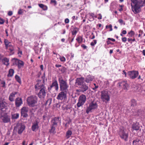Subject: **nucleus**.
Listing matches in <instances>:
<instances>
[{"mask_svg": "<svg viewBox=\"0 0 145 145\" xmlns=\"http://www.w3.org/2000/svg\"><path fill=\"white\" fill-rule=\"evenodd\" d=\"M101 99L104 102L107 103L110 100V95L107 91H102L101 92Z\"/></svg>", "mask_w": 145, "mask_h": 145, "instance_id": "obj_1", "label": "nucleus"}, {"mask_svg": "<svg viewBox=\"0 0 145 145\" xmlns=\"http://www.w3.org/2000/svg\"><path fill=\"white\" fill-rule=\"evenodd\" d=\"M59 80L60 83L61 90L64 91L65 92H67V91L68 86L67 85L66 82L63 80L61 77H59Z\"/></svg>", "mask_w": 145, "mask_h": 145, "instance_id": "obj_2", "label": "nucleus"}, {"mask_svg": "<svg viewBox=\"0 0 145 145\" xmlns=\"http://www.w3.org/2000/svg\"><path fill=\"white\" fill-rule=\"evenodd\" d=\"M98 107V105L95 101H93L90 103L86 109V112L88 114L90 112L96 109Z\"/></svg>", "mask_w": 145, "mask_h": 145, "instance_id": "obj_3", "label": "nucleus"}, {"mask_svg": "<svg viewBox=\"0 0 145 145\" xmlns=\"http://www.w3.org/2000/svg\"><path fill=\"white\" fill-rule=\"evenodd\" d=\"M37 99L36 97L31 96L29 97L27 99V103L30 106H35L36 104Z\"/></svg>", "mask_w": 145, "mask_h": 145, "instance_id": "obj_4", "label": "nucleus"}, {"mask_svg": "<svg viewBox=\"0 0 145 145\" xmlns=\"http://www.w3.org/2000/svg\"><path fill=\"white\" fill-rule=\"evenodd\" d=\"M86 99V96L84 95H80L78 99V102L77 104V106L79 107L82 106L85 103Z\"/></svg>", "mask_w": 145, "mask_h": 145, "instance_id": "obj_5", "label": "nucleus"}, {"mask_svg": "<svg viewBox=\"0 0 145 145\" xmlns=\"http://www.w3.org/2000/svg\"><path fill=\"white\" fill-rule=\"evenodd\" d=\"M4 42L6 48L10 51L11 52V54H13L14 52L13 51H14V48L13 46L11 44V43L6 39L4 40Z\"/></svg>", "mask_w": 145, "mask_h": 145, "instance_id": "obj_6", "label": "nucleus"}, {"mask_svg": "<svg viewBox=\"0 0 145 145\" xmlns=\"http://www.w3.org/2000/svg\"><path fill=\"white\" fill-rule=\"evenodd\" d=\"M119 134L121 138L126 140L128 137V135L125 132V129L124 127H122L120 129Z\"/></svg>", "mask_w": 145, "mask_h": 145, "instance_id": "obj_7", "label": "nucleus"}, {"mask_svg": "<svg viewBox=\"0 0 145 145\" xmlns=\"http://www.w3.org/2000/svg\"><path fill=\"white\" fill-rule=\"evenodd\" d=\"M7 108L6 103L3 99H0V110L5 111Z\"/></svg>", "mask_w": 145, "mask_h": 145, "instance_id": "obj_8", "label": "nucleus"}, {"mask_svg": "<svg viewBox=\"0 0 145 145\" xmlns=\"http://www.w3.org/2000/svg\"><path fill=\"white\" fill-rule=\"evenodd\" d=\"M138 74V72L137 71H130L128 72V75L130 78L132 79L136 78Z\"/></svg>", "mask_w": 145, "mask_h": 145, "instance_id": "obj_9", "label": "nucleus"}, {"mask_svg": "<svg viewBox=\"0 0 145 145\" xmlns=\"http://www.w3.org/2000/svg\"><path fill=\"white\" fill-rule=\"evenodd\" d=\"M66 97V93L63 91H61L59 93L57 98L58 100H62L65 99Z\"/></svg>", "mask_w": 145, "mask_h": 145, "instance_id": "obj_10", "label": "nucleus"}, {"mask_svg": "<svg viewBox=\"0 0 145 145\" xmlns=\"http://www.w3.org/2000/svg\"><path fill=\"white\" fill-rule=\"evenodd\" d=\"M118 84L119 86L122 87V88L125 90L127 89L129 87V85L126 81H122L119 83Z\"/></svg>", "mask_w": 145, "mask_h": 145, "instance_id": "obj_11", "label": "nucleus"}, {"mask_svg": "<svg viewBox=\"0 0 145 145\" xmlns=\"http://www.w3.org/2000/svg\"><path fill=\"white\" fill-rule=\"evenodd\" d=\"M131 5L132 6V10L136 14L139 12L140 10V8L137 4L133 5L132 3H131Z\"/></svg>", "mask_w": 145, "mask_h": 145, "instance_id": "obj_12", "label": "nucleus"}, {"mask_svg": "<svg viewBox=\"0 0 145 145\" xmlns=\"http://www.w3.org/2000/svg\"><path fill=\"white\" fill-rule=\"evenodd\" d=\"M28 111V108L25 107H23L21 110V114L22 116L25 118L27 117L28 116L27 114Z\"/></svg>", "mask_w": 145, "mask_h": 145, "instance_id": "obj_13", "label": "nucleus"}, {"mask_svg": "<svg viewBox=\"0 0 145 145\" xmlns=\"http://www.w3.org/2000/svg\"><path fill=\"white\" fill-rule=\"evenodd\" d=\"M46 93L45 91V89L42 88L40 91L38 93V96L40 98H44L45 96Z\"/></svg>", "mask_w": 145, "mask_h": 145, "instance_id": "obj_14", "label": "nucleus"}, {"mask_svg": "<svg viewBox=\"0 0 145 145\" xmlns=\"http://www.w3.org/2000/svg\"><path fill=\"white\" fill-rule=\"evenodd\" d=\"M35 88L37 90H38L39 89H41L44 88V86L42 84L41 81H39L38 82L37 84L35 86Z\"/></svg>", "mask_w": 145, "mask_h": 145, "instance_id": "obj_15", "label": "nucleus"}, {"mask_svg": "<svg viewBox=\"0 0 145 145\" xmlns=\"http://www.w3.org/2000/svg\"><path fill=\"white\" fill-rule=\"evenodd\" d=\"M22 103L21 98H18L16 99L15 101V104L17 107H19Z\"/></svg>", "mask_w": 145, "mask_h": 145, "instance_id": "obj_16", "label": "nucleus"}, {"mask_svg": "<svg viewBox=\"0 0 145 145\" xmlns=\"http://www.w3.org/2000/svg\"><path fill=\"white\" fill-rule=\"evenodd\" d=\"M94 77L93 76L89 75L87 76L86 78L85 81L88 83H90L93 79Z\"/></svg>", "mask_w": 145, "mask_h": 145, "instance_id": "obj_17", "label": "nucleus"}, {"mask_svg": "<svg viewBox=\"0 0 145 145\" xmlns=\"http://www.w3.org/2000/svg\"><path fill=\"white\" fill-rule=\"evenodd\" d=\"M2 119L4 123H8L10 121V117L7 115H5L3 116Z\"/></svg>", "mask_w": 145, "mask_h": 145, "instance_id": "obj_18", "label": "nucleus"}, {"mask_svg": "<svg viewBox=\"0 0 145 145\" xmlns=\"http://www.w3.org/2000/svg\"><path fill=\"white\" fill-rule=\"evenodd\" d=\"M39 128L38 123L37 122L34 123L32 126V129L33 131H36Z\"/></svg>", "mask_w": 145, "mask_h": 145, "instance_id": "obj_19", "label": "nucleus"}, {"mask_svg": "<svg viewBox=\"0 0 145 145\" xmlns=\"http://www.w3.org/2000/svg\"><path fill=\"white\" fill-rule=\"evenodd\" d=\"M84 78L81 77L78 78L76 79V83L78 85H81L84 82Z\"/></svg>", "mask_w": 145, "mask_h": 145, "instance_id": "obj_20", "label": "nucleus"}, {"mask_svg": "<svg viewBox=\"0 0 145 145\" xmlns=\"http://www.w3.org/2000/svg\"><path fill=\"white\" fill-rule=\"evenodd\" d=\"M59 122V118H55L52 120V124L53 126H56L57 123Z\"/></svg>", "mask_w": 145, "mask_h": 145, "instance_id": "obj_21", "label": "nucleus"}, {"mask_svg": "<svg viewBox=\"0 0 145 145\" xmlns=\"http://www.w3.org/2000/svg\"><path fill=\"white\" fill-rule=\"evenodd\" d=\"M25 126L22 124H20L18 126V133L19 134L21 133L25 129Z\"/></svg>", "mask_w": 145, "mask_h": 145, "instance_id": "obj_22", "label": "nucleus"}, {"mask_svg": "<svg viewBox=\"0 0 145 145\" xmlns=\"http://www.w3.org/2000/svg\"><path fill=\"white\" fill-rule=\"evenodd\" d=\"M132 129L135 130H138L139 129L140 127L138 123H133L132 126Z\"/></svg>", "mask_w": 145, "mask_h": 145, "instance_id": "obj_23", "label": "nucleus"}, {"mask_svg": "<svg viewBox=\"0 0 145 145\" xmlns=\"http://www.w3.org/2000/svg\"><path fill=\"white\" fill-rule=\"evenodd\" d=\"M54 87V88L56 90H57L58 89V86L57 82L56 81H54L52 84L51 86V88Z\"/></svg>", "mask_w": 145, "mask_h": 145, "instance_id": "obj_24", "label": "nucleus"}, {"mask_svg": "<svg viewBox=\"0 0 145 145\" xmlns=\"http://www.w3.org/2000/svg\"><path fill=\"white\" fill-rule=\"evenodd\" d=\"M2 62L5 65L7 66L9 64V59L6 57H5L2 59Z\"/></svg>", "mask_w": 145, "mask_h": 145, "instance_id": "obj_25", "label": "nucleus"}, {"mask_svg": "<svg viewBox=\"0 0 145 145\" xmlns=\"http://www.w3.org/2000/svg\"><path fill=\"white\" fill-rule=\"evenodd\" d=\"M16 94V92H14L10 94L9 97V100L12 101L14 100V98L15 95Z\"/></svg>", "mask_w": 145, "mask_h": 145, "instance_id": "obj_26", "label": "nucleus"}, {"mask_svg": "<svg viewBox=\"0 0 145 145\" xmlns=\"http://www.w3.org/2000/svg\"><path fill=\"white\" fill-rule=\"evenodd\" d=\"M80 88L81 91L83 92L86 91L88 89V87L86 85H83L81 86Z\"/></svg>", "mask_w": 145, "mask_h": 145, "instance_id": "obj_27", "label": "nucleus"}, {"mask_svg": "<svg viewBox=\"0 0 145 145\" xmlns=\"http://www.w3.org/2000/svg\"><path fill=\"white\" fill-rule=\"evenodd\" d=\"M14 73V70L12 69H10L8 71V73L7 75V76L8 77H11L13 75Z\"/></svg>", "mask_w": 145, "mask_h": 145, "instance_id": "obj_28", "label": "nucleus"}, {"mask_svg": "<svg viewBox=\"0 0 145 145\" xmlns=\"http://www.w3.org/2000/svg\"><path fill=\"white\" fill-rule=\"evenodd\" d=\"M39 5L40 7L42 8V9L44 10H46L47 9L48 7L46 5H44L43 4H39Z\"/></svg>", "mask_w": 145, "mask_h": 145, "instance_id": "obj_29", "label": "nucleus"}, {"mask_svg": "<svg viewBox=\"0 0 145 145\" xmlns=\"http://www.w3.org/2000/svg\"><path fill=\"white\" fill-rule=\"evenodd\" d=\"M19 116V114L18 113H16L12 114V118L13 119H16L18 118Z\"/></svg>", "mask_w": 145, "mask_h": 145, "instance_id": "obj_30", "label": "nucleus"}, {"mask_svg": "<svg viewBox=\"0 0 145 145\" xmlns=\"http://www.w3.org/2000/svg\"><path fill=\"white\" fill-rule=\"evenodd\" d=\"M15 78L16 80L18 82H19L20 84H21V79L19 76L17 75H16L15 76Z\"/></svg>", "mask_w": 145, "mask_h": 145, "instance_id": "obj_31", "label": "nucleus"}, {"mask_svg": "<svg viewBox=\"0 0 145 145\" xmlns=\"http://www.w3.org/2000/svg\"><path fill=\"white\" fill-rule=\"evenodd\" d=\"M76 40L79 43H81L83 41L82 38L81 36L78 37Z\"/></svg>", "mask_w": 145, "mask_h": 145, "instance_id": "obj_32", "label": "nucleus"}, {"mask_svg": "<svg viewBox=\"0 0 145 145\" xmlns=\"http://www.w3.org/2000/svg\"><path fill=\"white\" fill-rule=\"evenodd\" d=\"M24 62L22 61L19 60V61L17 65L19 68H21V67L23 66L24 65Z\"/></svg>", "mask_w": 145, "mask_h": 145, "instance_id": "obj_33", "label": "nucleus"}, {"mask_svg": "<svg viewBox=\"0 0 145 145\" xmlns=\"http://www.w3.org/2000/svg\"><path fill=\"white\" fill-rule=\"evenodd\" d=\"M12 61L13 64L17 65L19 60L17 59L14 58L12 59Z\"/></svg>", "mask_w": 145, "mask_h": 145, "instance_id": "obj_34", "label": "nucleus"}, {"mask_svg": "<svg viewBox=\"0 0 145 145\" xmlns=\"http://www.w3.org/2000/svg\"><path fill=\"white\" fill-rule=\"evenodd\" d=\"M78 31V29L77 28H74L72 31V34L73 35H75Z\"/></svg>", "mask_w": 145, "mask_h": 145, "instance_id": "obj_35", "label": "nucleus"}, {"mask_svg": "<svg viewBox=\"0 0 145 145\" xmlns=\"http://www.w3.org/2000/svg\"><path fill=\"white\" fill-rule=\"evenodd\" d=\"M139 140L138 139H137L133 141V145H140L139 144Z\"/></svg>", "mask_w": 145, "mask_h": 145, "instance_id": "obj_36", "label": "nucleus"}, {"mask_svg": "<svg viewBox=\"0 0 145 145\" xmlns=\"http://www.w3.org/2000/svg\"><path fill=\"white\" fill-rule=\"evenodd\" d=\"M135 32L131 30L130 32L128 33V34L129 35V37H133L135 35Z\"/></svg>", "mask_w": 145, "mask_h": 145, "instance_id": "obj_37", "label": "nucleus"}, {"mask_svg": "<svg viewBox=\"0 0 145 145\" xmlns=\"http://www.w3.org/2000/svg\"><path fill=\"white\" fill-rule=\"evenodd\" d=\"M72 132H71V131L70 130H69L66 133V136L67 137V138H69L71 136V135H72Z\"/></svg>", "mask_w": 145, "mask_h": 145, "instance_id": "obj_38", "label": "nucleus"}, {"mask_svg": "<svg viewBox=\"0 0 145 145\" xmlns=\"http://www.w3.org/2000/svg\"><path fill=\"white\" fill-rule=\"evenodd\" d=\"M56 126H52L51 129L50 130V132L51 133H55V128Z\"/></svg>", "mask_w": 145, "mask_h": 145, "instance_id": "obj_39", "label": "nucleus"}, {"mask_svg": "<svg viewBox=\"0 0 145 145\" xmlns=\"http://www.w3.org/2000/svg\"><path fill=\"white\" fill-rule=\"evenodd\" d=\"M97 42L96 40H93V41L90 44L91 46H93L97 43Z\"/></svg>", "mask_w": 145, "mask_h": 145, "instance_id": "obj_40", "label": "nucleus"}, {"mask_svg": "<svg viewBox=\"0 0 145 145\" xmlns=\"http://www.w3.org/2000/svg\"><path fill=\"white\" fill-rule=\"evenodd\" d=\"M112 25L111 24H110L108 25H107L106 26V28L107 29L108 28H109L110 29V31H112Z\"/></svg>", "mask_w": 145, "mask_h": 145, "instance_id": "obj_41", "label": "nucleus"}, {"mask_svg": "<svg viewBox=\"0 0 145 145\" xmlns=\"http://www.w3.org/2000/svg\"><path fill=\"white\" fill-rule=\"evenodd\" d=\"M89 14L90 15V16H91L93 18V19H94V18H96V15L93 13H89Z\"/></svg>", "mask_w": 145, "mask_h": 145, "instance_id": "obj_42", "label": "nucleus"}, {"mask_svg": "<svg viewBox=\"0 0 145 145\" xmlns=\"http://www.w3.org/2000/svg\"><path fill=\"white\" fill-rule=\"evenodd\" d=\"M131 3L133 5L137 4V0H131Z\"/></svg>", "mask_w": 145, "mask_h": 145, "instance_id": "obj_43", "label": "nucleus"}, {"mask_svg": "<svg viewBox=\"0 0 145 145\" xmlns=\"http://www.w3.org/2000/svg\"><path fill=\"white\" fill-rule=\"evenodd\" d=\"M60 59L61 61H65L66 60L65 58L63 57H60Z\"/></svg>", "mask_w": 145, "mask_h": 145, "instance_id": "obj_44", "label": "nucleus"}, {"mask_svg": "<svg viewBox=\"0 0 145 145\" xmlns=\"http://www.w3.org/2000/svg\"><path fill=\"white\" fill-rule=\"evenodd\" d=\"M18 54L20 57H21L22 54V52L20 49L18 50Z\"/></svg>", "mask_w": 145, "mask_h": 145, "instance_id": "obj_45", "label": "nucleus"}, {"mask_svg": "<svg viewBox=\"0 0 145 145\" xmlns=\"http://www.w3.org/2000/svg\"><path fill=\"white\" fill-rule=\"evenodd\" d=\"M5 22V20L3 19L0 18V24H3Z\"/></svg>", "mask_w": 145, "mask_h": 145, "instance_id": "obj_46", "label": "nucleus"}, {"mask_svg": "<svg viewBox=\"0 0 145 145\" xmlns=\"http://www.w3.org/2000/svg\"><path fill=\"white\" fill-rule=\"evenodd\" d=\"M1 84L2 85V86L3 87L5 88V83L4 81H2Z\"/></svg>", "mask_w": 145, "mask_h": 145, "instance_id": "obj_47", "label": "nucleus"}, {"mask_svg": "<svg viewBox=\"0 0 145 145\" xmlns=\"http://www.w3.org/2000/svg\"><path fill=\"white\" fill-rule=\"evenodd\" d=\"M23 10L20 9L18 11V14H21L23 13Z\"/></svg>", "mask_w": 145, "mask_h": 145, "instance_id": "obj_48", "label": "nucleus"}, {"mask_svg": "<svg viewBox=\"0 0 145 145\" xmlns=\"http://www.w3.org/2000/svg\"><path fill=\"white\" fill-rule=\"evenodd\" d=\"M135 38H134L133 39H129L128 38V42H130V41H135Z\"/></svg>", "mask_w": 145, "mask_h": 145, "instance_id": "obj_49", "label": "nucleus"}, {"mask_svg": "<svg viewBox=\"0 0 145 145\" xmlns=\"http://www.w3.org/2000/svg\"><path fill=\"white\" fill-rule=\"evenodd\" d=\"M119 22L121 24H125L124 23L123 21L121 19H120L119 20Z\"/></svg>", "mask_w": 145, "mask_h": 145, "instance_id": "obj_50", "label": "nucleus"}, {"mask_svg": "<svg viewBox=\"0 0 145 145\" xmlns=\"http://www.w3.org/2000/svg\"><path fill=\"white\" fill-rule=\"evenodd\" d=\"M122 41L125 42L127 41V38L125 37H123L122 39Z\"/></svg>", "mask_w": 145, "mask_h": 145, "instance_id": "obj_51", "label": "nucleus"}, {"mask_svg": "<svg viewBox=\"0 0 145 145\" xmlns=\"http://www.w3.org/2000/svg\"><path fill=\"white\" fill-rule=\"evenodd\" d=\"M94 85L95 86V87L94 88H93V89L94 90H95L98 88V86H96L95 84H94Z\"/></svg>", "mask_w": 145, "mask_h": 145, "instance_id": "obj_52", "label": "nucleus"}, {"mask_svg": "<svg viewBox=\"0 0 145 145\" xmlns=\"http://www.w3.org/2000/svg\"><path fill=\"white\" fill-rule=\"evenodd\" d=\"M12 14V11H9L8 12V15L9 16H11Z\"/></svg>", "mask_w": 145, "mask_h": 145, "instance_id": "obj_53", "label": "nucleus"}, {"mask_svg": "<svg viewBox=\"0 0 145 145\" xmlns=\"http://www.w3.org/2000/svg\"><path fill=\"white\" fill-rule=\"evenodd\" d=\"M65 22L66 23H68L69 22V20L68 18H66L65 20Z\"/></svg>", "mask_w": 145, "mask_h": 145, "instance_id": "obj_54", "label": "nucleus"}, {"mask_svg": "<svg viewBox=\"0 0 145 145\" xmlns=\"http://www.w3.org/2000/svg\"><path fill=\"white\" fill-rule=\"evenodd\" d=\"M81 46L84 49H86L87 47V46H86L84 44H82L81 45Z\"/></svg>", "mask_w": 145, "mask_h": 145, "instance_id": "obj_55", "label": "nucleus"}, {"mask_svg": "<svg viewBox=\"0 0 145 145\" xmlns=\"http://www.w3.org/2000/svg\"><path fill=\"white\" fill-rule=\"evenodd\" d=\"M99 16L98 18L99 19H101L102 18V16L101 14H99Z\"/></svg>", "mask_w": 145, "mask_h": 145, "instance_id": "obj_56", "label": "nucleus"}, {"mask_svg": "<svg viewBox=\"0 0 145 145\" xmlns=\"http://www.w3.org/2000/svg\"><path fill=\"white\" fill-rule=\"evenodd\" d=\"M122 33L124 35L125 34L127 33V32L125 30H123L122 32Z\"/></svg>", "mask_w": 145, "mask_h": 145, "instance_id": "obj_57", "label": "nucleus"}, {"mask_svg": "<svg viewBox=\"0 0 145 145\" xmlns=\"http://www.w3.org/2000/svg\"><path fill=\"white\" fill-rule=\"evenodd\" d=\"M108 40H110L113 42H114L115 41V39L113 38H108Z\"/></svg>", "mask_w": 145, "mask_h": 145, "instance_id": "obj_58", "label": "nucleus"}, {"mask_svg": "<svg viewBox=\"0 0 145 145\" xmlns=\"http://www.w3.org/2000/svg\"><path fill=\"white\" fill-rule=\"evenodd\" d=\"M123 74H124L125 75V77L126 76H127V73L125 71H123V73H122Z\"/></svg>", "mask_w": 145, "mask_h": 145, "instance_id": "obj_59", "label": "nucleus"}, {"mask_svg": "<svg viewBox=\"0 0 145 145\" xmlns=\"http://www.w3.org/2000/svg\"><path fill=\"white\" fill-rule=\"evenodd\" d=\"M51 2L52 3H55V4H56V1L55 0H52L51 1Z\"/></svg>", "mask_w": 145, "mask_h": 145, "instance_id": "obj_60", "label": "nucleus"}, {"mask_svg": "<svg viewBox=\"0 0 145 145\" xmlns=\"http://www.w3.org/2000/svg\"><path fill=\"white\" fill-rule=\"evenodd\" d=\"M22 144L23 145H27V144H26L25 141H24L22 142Z\"/></svg>", "mask_w": 145, "mask_h": 145, "instance_id": "obj_61", "label": "nucleus"}, {"mask_svg": "<svg viewBox=\"0 0 145 145\" xmlns=\"http://www.w3.org/2000/svg\"><path fill=\"white\" fill-rule=\"evenodd\" d=\"M61 65H56V66L57 67H61Z\"/></svg>", "mask_w": 145, "mask_h": 145, "instance_id": "obj_62", "label": "nucleus"}, {"mask_svg": "<svg viewBox=\"0 0 145 145\" xmlns=\"http://www.w3.org/2000/svg\"><path fill=\"white\" fill-rule=\"evenodd\" d=\"M40 68L42 70H43V65H41L40 66Z\"/></svg>", "mask_w": 145, "mask_h": 145, "instance_id": "obj_63", "label": "nucleus"}, {"mask_svg": "<svg viewBox=\"0 0 145 145\" xmlns=\"http://www.w3.org/2000/svg\"><path fill=\"white\" fill-rule=\"evenodd\" d=\"M142 53L145 56V50H143L142 51Z\"/></svg>", "mask_w": 145, "mask_h": 145, "instance_id": "obj_64", "label": "nucleus"}]
</instances>
